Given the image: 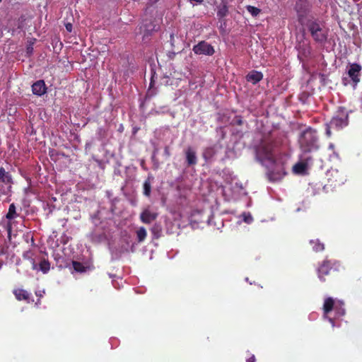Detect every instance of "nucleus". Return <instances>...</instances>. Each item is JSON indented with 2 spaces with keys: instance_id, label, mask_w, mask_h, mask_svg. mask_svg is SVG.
<instances>
[{
  "instance_id": "1",
  "label": "nucleus",
  "mask_w": 362,
  "mask_h": 362,
  "mask_svg": "<svg viewBox=\"0 0 362 362\" xmlns=\"http://www.w3.org/2000/svg\"><path fill=\"white\" fill-rule=\"evenodd\" d=\"M282 144V138L269 134L264 136L259 144L256 147V156L260 161H275V153Z\"/></svg>"
},
{
  "instance_id": "2",
  "label": "nucleus",
  "mask_w": 362,
  "mask_h": 362,
  "mask_svg": "<svg viewBox=\"0 0 362 362\" xmlns=\"http://www.w3.org/2000/svg\"><path fill=\"white\" fill-rule=\"evenodd\" d=\"M319 138L317 130L308 127L303 130L298 136V144L304 153H310L319 148Z\"/></svg>"
},
{
  "instance_id": "3",
  "label": "nucleus",
  "mask_w": 362,
  "mask_h": 362,
  "mask_svg": "<svg viewBox=\"0 0 362 362\" xmlns=\"http://www.w3.org/2000/svg\"><path fill=\"white\" fill-rule=\"evenodd\" d=\"M306 27L313 40L319 44H324L328 37L329 30L324 21L318 18L309 19Z\"/></svg>"
},
{
  "instance_id": "4",
  "label": "nucleus",
  "mask_w": 362,
  "mask_h": 362,
  "mask_svg": "<svg viewBox=\"0 0 362 362\" xmlns=\"http://www.w3.org/2000/svg\"><path fill=\"white\" fill-rule=\"evenodd\" d=\"M327 182L325 185L324 189L328 191L333 190L341 187L346 182V176L337 169H331L327 173Z\"/></svg>"
},
{
  "instance_id": "5",
  "label": "nucleus",
  "mask_w": 362,
  "mask_h": 362,
  "mask_svg": "<svg viewBox=\"0 0 362 362\" xmlns=\"http://www.w3.org/2000/svg\"><path fill=\"white\" fill-rule=\"evenodd\" d=\"M311 8L312 5L308 0H296L294 5V10L300 24H305V20L311 11Z\"/></svg>"
},
{
  "instance_id": "6",
  "label": "nucleus",
  "mask_w": 362,
  "mask_h": 362,
  "mask_svg": "<svg viewBox=\"0 0 362 362\" xmlns=\"http://www.w3.org/2000/svg\"><path fill=\"white\" fill-rule=\"evenodd\" d=\"M349 124V114L344 107H339L330 121L332 128L341 129Z\"/></svg>"
},
{
  "instance_id": "7",
  "label": "nucleus",
  "mask_w": 362,
  "mask_h": 362,
  "mask_svg": "<svg viewBox=\"0 0 362 362\" xmlns=\"http://www.w3.org/2000/svg\"><path fill=\"white\" fill-rule=\"evenodd\" d=\"M0 182L5 185L0 189V192L3 194H9L13 184V177L11 174L3 167L0 168Z\"/></svg>"
},
{
  "instance_id": "8",
  "label": "nucleus",
  "mask_w": 362,
  "mask_h": 362,
  "mask_svg": "<svg viewBox=\"0 0 362 362\" xmlns=\"http://www.w3.org/2000/svg\"><path fill=\"white\" fill-rule=\"evenodd\" d=\"M336 264V262H332L328 259H325L322 262L317 269L318 277L322 281H325V276L330 274Z\"/></svg>"
},
{
  "instance_id": "9",
  "label": "nucleus",
  "mask_w": 362,
  "mask_h": 362,
  "mask_svg": "<svg viewBox=\"0 0 362 362\" xmlns=\"http://www.w3.org/2000/svg\"><path fill=\"white\" fill-rule=\"evenodd\" d=\"M192 50L196 54L211 56L214 54V49L212 45L203 40L193 47Z\"/></svg>"
},
{
  "instance_id": "10",
  "label": "nucleus",
  "mask_w": 362,
  "mask_h": 362,
  "mask_svg": "<svg viewBox=\"0 0 362 362\" xmlns=\"http://www.w3.org/2000/svg\"><path fill=\"white\" fill-rule=\"evenodd\" d=\"M361 66L357 63H353L349 65L347 74L352 81L354 86H356L361 81Z\"/></svg>"
},
{
  "instance_id": "11",
  "label": "nucleus",
  "mask_w": 362,
  "mask_h": 362,
  "mask_svg": "<svg viewBox=\"0 0 362 362\" xmlns=\"http://www.w3.org/2000/svg\"><path fill=\"white\" fill-rule=\"evenodd\" d=\"M154 31H156V25L150 20H145L139 27V33L143 35V40H144L151 36Z\"/></svg>"
},
{
  "instance_id": "12",
  "label": "nucleus",
  "mask_w": 362,
  "mask_h": 362,
  "mask_svg": "<svg viewBox=\"0 0 362 362\" xmlns=\"http://www.w3.org/2000/svg\"><path fill=\"white\" fill-rule=\"evenodd\" d=\"M296 48L298 52V57L300 60L308 58L311 54V47L308 42H300Z\"/></svg>"
},
{
  "instance_id": "13",
  "label": "nucleus",
  "mask_w": 362,
  "mask_h": 362,
  "mask_svg": "<svg viewBox=\"0 0 362 362\" xmlns=\"http://www.w3.org/2000/svg\"><path fill=\"white\" fill-rule=\"evenodd\" d=\"M13 293L16 299L18 301H25L27 303L30 302L31 293L23 288H14L13 290Z\"/></svg>"
},
{
  "instance_id": "14",
  "label": "nucleus",
  "mask_w": 362,
  "mask_h": 362,
  "mask_svg": "<svg viewBox=\"0 0 362 362\" xmlns=\"http://www.w3.org/2000/svg\"><path fill=\"white\" fill-rule=\"evenodd\" d=\"M32 91L34 95L42 96L47 92V87L43 80L35 82L32 86Z\"/></svg>"
},
{
  "instance_id": "15",
  "label": "nucleus",
  "mask_w": 362,
  "mask_h": 362,
  "mask_svg": "<svg viewBox=\"0 0 362 362\" xmlns=\"http://www.w3.org/2000/svg\"><path fill=\"white\" fill-rule=\"evenodd\" d=\"M158 217V214L152 212L148 209L144 210L140 214V220L142 223L149 224L155 221Z\"/></svg>"
},
{
  "instance_id": "16",
  "label": "nucleus",
  "mask_w": 362,
  "mask_h": 362,
  "mask_svg": "<svg viewBox=\"0 0 362 362\" xmlns=\"http://www.w3.org/2000/svg\"><path fill=\"white\" fill-rule=\"evenodd\" d=\"M263 78V74L260 71L253 70L247 74L246 79L253 84H256Z\"/></svg>"
},
{
  "instance_id": "17",
  "label": "nucleus",
  "mask_w": 362,
  "mask_h": 362,
  "mask_svg": "<svg viewBox=\"0 0 362 362\" xmlns=\"http://www.w3.org/2000/svg\"><path fill=\"white\" fill-rule=\"evenodd\" d=\"M185 156L187 163L189 166L194 165L197 164V158L196 156V153L191 147H188L187 149L185 151Z\"/></svg>"
},
{
  "instance_id": "18",
  "label": "nucleus",
  "mask_w": 362,
  "mask_h": 362,
  "mask_svg": "<svg viewBox=\"0 0 362 362\" xmlns=\"http://www.w3.org/2000/svg\"><path fill=\"white\" fill-rule=\"evenodd\" d=\"M336 304L337 303H334V299L331 297H328L325 300L323 304V312L325 317H327V314H329L332 310L334 309Z\"/></svg>"
},
{
  "instance_id": "19",
  "label": "nucleus",
  "mask_w": 362,
  "mask_h": 362,
  "mask_svg": "<svg viewBox=\"0 0 362 362\" xmlns=\"http://www.w3.org/2000/svg\"><path fill=\"white\" fill-rule=\"evenodd\" d=\"M34 257L35 252L31 250H27L23 254V259L28 260L32 265V269L33 270H36L37 269V264L36 263Z\"/></svg>"
},
{
  "instance_id": "20",
  "label": "nucleus",
  "mask_w": 362,
  "mask_h": 362,
  "mask_svg": "<svg viewBox=\"0 0 362 362\" xmlns=\"http://www.w3.org/2000/svg\"><path fill=\"white\" fill-rule=\"evenodd\" d=\"M228 13V7L226 3L223 2L220 6H218L217 16L219 20L225 18Z\"/></svg>"
},
{
  "instance_id": "21",
  "label": "nucleus",
  "mask_w": 362,
  "mask_h": 362,
  "mask_svg": "<svg viewBox=\"0 0 362 362\" xmlns=\"http://www.w3.org/2000/svg\"><path fill=\"white\" fill-rule=\"evenodd\" d=\"M39 269L44 274L47 273L50 269V263L47 259H42L39 263Z\"/></svg>"
},
{
  "instance_id": "22",
  "label": "nucleus",
  "mask_w": 362,
  "mask_h": 362,
  "mask_svg": "<svg viewBox=\"0 0 362 362\" xmlns=\"http://www.w3.org/2000/svg\"><path fill=\"white\" fill-rule=\"evenodd\" d=\"M343 305H344L342 303L339 302L334 306V310L335 311L337 317H340L345 315V309L344 308Z\"/></svg>"
},
{
  "instance_id": "23",
  "label": "nucleus",
  "mask_w": 362,
  "mask_h": 362,
  "mask_svg": "<svg viewBox=\"0 0 362 362\" xmlns=\"http://www.w3.org/2000/svg\"><path fill=\"white\" fill-rule=\"evenodd\" d=\"M293 171L296 173L301 174L303 173L306 168H307V164L303 162H299L294 165L293 166Z\"/></svg>"
},
{
  "instance_id": "24",
  "label": "nucleus",
  "mask_w": 362,
  "mask_h": 362,
  "mask_svg": "<svg viewBox=\"0 0 362 362\" xmlns=\"http://www.w3.org/2000/svg\"><path fill=\"white\" fill-rule=\"evenodd\" d=\"M216 153V151L214 147L206 148L203 152L204 158L207 160L211 159Z\"/></svg>"
},
{
  "instance_id": "25",
  "label": "nucleus",
  "mask_w": 362,
  "mask_h": 362,
  "mask_svg": "<svg viewBox=\"0 0 362 362\" xmlns=\"http://www.w3.org/2000/svg\"><path fill=\"white\" fill-rule=\"evenodd\" d=\"M17 216H18V214H17L16 211V206L13 203L11 204H10V206H9L8 211L6 217L7 219L11 220V219H13L14 218H16Z\"/></svg>"
},
{
  "instance_id": "26",
  "label": "nucleus",
  "mask_w": 362,
  "mask_h": 362,
  "mask_svg": "<svg viewBox=\"0 0 362 362\" xmlns=\"http://www.w3.org/2000/svg\"><path fill=\"white\" fill-rule=\"evenodd\" d=\"M137 240L139 243L143 242L147 235L146 229L144 227H141L136 231Z\"/></svg>"
},
{
  "instance_id": "27",
  "label": "nucleus",
  "mask_w": 362,
  "mask_h": 362,
  "mask_svg": "<svg viewBox=\"0 0 362 362\" xmlns=\"http://www.w3.org/2000/svg\"><path fill=\"white\" fill-rule=\"evenodd\" d=\"M246 9L253 17L257 16L261 12L259 8L250 5L247 6Z\"/></svg>"
},
{
  "instance_id": "28",
  "label": "nucleus",
  "mask_w": 362,
  "mask_h": 362,
  "mask_svg": "<svg viewBox=\"0 0 362 362\" xmlns=\"http://www.w3.org/2000/svg\"><path fill=\"white\" fill-rule=\"evenodd\" d=\"M72 264H73V267L75 271H76L78 272H86V267L83 266V264L81 262L73 261Z\"/></svg>"
},
{
  "instance_id": "29",
  "label": "nucleus",
  "mask_w": 362,
  "mask_h": 362,
  "mask_svg": "<svg viewBox=\"0 0 362 362\" xmlns=\"http://www.w3.org/2000/svg\"><path fill=\"white\" fill-rule=\"evenodd\" d=\"M310 243L311 244H314L313 245V250H315V252H321L322 250H324L325 249V246H324V244L317 241V242H315V241H310Z\"/></svg>"
},
{
  "instance_id": "30",
  "label": "nucleus",
  "mask_w": 362,
  "mask_h": 362,
  "mask_svg": "<svg viewBox=\"0 0 362 362\" xmlns=\"http://www.w3.org/2000/svg\"><path fill=\"white\" fill-rule=\"evenodd\" d=\"M151 232L153 234L154 237H156V238H159L161 233L160 226L158 224H155L151 228Z\"/></svg>"
},
{
  "instance_id": "31",
  "label": "nucleus",
  "mask_w": 362,
  "mask_h": 362,
  "mask_svg": "<svg viewBox=\"0 0 362 362\" xmlns=\"http://www.w3.org/2000/svg\"><path fill=\"white\" fill-rule=\"evenodd\" d=\"M151 184L148 181H146L144 183V194L148 197L150 196V194H151Z\"/></svg>"
},
{
  "instance_id": "32",
  "label": "nucleus",
  "mask_w": 362,
  "mask_h": 362,
  "mask_svg": "<svg viewBox=\"0 0 362 362\" xmlns=\"http://www.w3.org/2000/svg\"><path fill=\"white\" fill-rule=\"evenodd\" d=\"M235 123L238 125L241 126L243 124V121L241 116H236L235 117Z\"/></svg>"
},
{
  "instance_id": "33",
  "label": "nucleus",
  "mask_w": 362,
  "mask_h": 362,
  "mask_svg": "<svg viewBox=\"0 0 362 362\" xmlns=\"http://www.w3.org/2000/svg\"><path fill=\"white\" fill-rule=\"evenodd\" d=\"M68 241H69V237L66 236L65 234L61 237V240H60L61 243L66 245L68 243Z\"/></svg>"
},
{
  "instance_id": "34",
  "label": "nucleus",
  "mask_w": 362,
  "mask_h": 362,
  "mask_svg": "<svg viewBox=\"0 0 362 362\" xmlns=\"http://www.w3.org/2000/svg\"><path fill=\"white\" fill-rule=\"evenodd\" d=\"M332 127L330 125V123L329 124H326V134L328 137H329L331 136V130L330 129L332 128Z\"/></svg>"
},
{
  "instance_id": "35",
  "label": "nucleus",
  "mask_w": 362,
  "mask_h": 362,
  "mask_svg": "<svg viewBox=\"0 0 362 362\" xmlns=\"http://www.w3.org/2000/svg\"><path fill=\"white\" fill-rule=\"evenodd\" d=\"M164 155L165 157L168 158L170 156V148L168 146H166L164 148Z\"/></svg>"
},
{
  "instance_id": "36",
  "label": "nucleus",
  "mask_w": 362,
  "mask_h": 362,
  "mask_svg": "<svg viewBox=\"0 0 362 362\" xmlns=\"http://www.w3.org/2000/svg\"><path fill=\"white\" fill-rule=\"evenodd\" d=\"M66 29L68 32H71L72 30V24L70 23H68L65 24Z\"/></svg>"
},
{
  "instance_id": "37",
  "label": "nucleus",
  "mask_w": 362,
  "mask_h": 362,
  "mask_svg": "<svg viewBox=\"0 0 362 362\" xmlns=\"http://www.w3.org/2000/svg\"><path fill=\"white\" fill-rule=\"evenodd\" d=\"M256 361V358H255V356L254 355H251L247 359V362H255Z\"/></svg>"
},
{
  "instance_id": "38",
  "label": "nucleus",
  "mask_w": 362,
  "mask_h": 362,
  "mask_svg": "<svg viewBox=\"0 0 362 362\" xmlns=\"http://www.w3.org/2000/svg\"><path fill=\"white\" fill-rule=\"evenodd\" d=\"M271 177L274 179V180H277V179H280L282 175H279V176H276V175L274 174V173H271Z\"/></svg>"
},
{
  "instance_id": "39",
  "label": "nucleus",
  "mask_w": 362,
  "mask_h": 362,
  "mask_svg": "<svg viewBox=\"0 0 362 362\" xmlns=\"http://www.w3.org/2000/svg\"><path fill=\"white\" fill-rule=\"evenodd\" d=\"M329 322L331 323L332 326L334 327L335 326L334 319L332 317H327Z\"/></svg>"
},
{
  "instance_id": "40",
  "label": "nucleus",
  "mask_w": 362,
  "mask_h": 362,
  "mask_svg": "<svg viewBox=\"0 0 362 362\" xmlns=\"http://www.w3.org/2000/svg\"><path fill=\"white\" fill-rule=\"evenodd\" d=\"M33 47H31V46L28 47H27V53L31 54L33 52Z\"/></svg>"
},
{
  "instance_id": "41",
  "label": "nucleus",
  "mask_w": 362,
  "mask_h": 362,
  "mask_svg": "<svg viewBox=\"0 0 362 362\" xmlns=\"http://www.w3.org/2000/svg\"><path fill=\"white\" fill-rule=\"evenodd\" d=\"M190 2L196 1L199 4H202L204 2V0H189Z\"/></svg>"
},
{
  "instance_id": "42",
  "label": "nucleus",
  "mask_w": 362,
  "mask_h": 362,
  "mask_svg": "<svg viewBox=\"0 0 362 362\" xmlns=\"http://www.w3.org/2000/svg\"><path fill=\"white\" fill-rule=\"evenodd\" d=\"M252 217L251 216H249V218L247 217H245V221L247 222V223H250V221H252Z\"/></svg>"
},
{
  "instance_id": "43",
  "label": "nucleus",
  "mask_w": 362,
  "mask_h": 362,
  "mask_svg": "<svg viewBox=\"0 0 362 362\" xmlns=\"http://www.w3.org/2000/svg\"><path fill=\"white\" fill-rule=\"evenodd\" d=\"M31 242H32V244H33V245H34V244H35V240H34L33 238H32V239H31Z\"/></svg>"
},
{
  "instance_id": "44",
  "label": "nucleus",
  "mask_w": 362,
  "mask_h": 362,
  "mask_svg": "<svg viewBox=\"0 0 362 362\" xmlns=\"http://www.w3.org/2000/svg\"><path fill=\"white\" fill-rule=\"evenodd\" d=\"M153 3L158 1V0H151Z\"/></svg>"
},
{
  "instance_id": "45",
  "label": "nucleus",
  "mask_w": 362,
  "mask_h": 362,
  "mask_svg": "<svg viewBox=\"0 0 362 362\" xmlns=\"http://www.w3.org/2000/svg\"><path fill=\"white\" fill-rule=\"evenodd\" d=\"M286 175V173L283 172L282 175Z\"/></svg>"
},
{
  "instance_id": "46",
  "label": "nucleus",
  "mask_w": 362,
  "mask_h": 362,
  "mask_svg": "<svg viewBox=\"0 0 362 362\" xmlns=\"http://www.w3.org/2000/svg\"><path fill=\"white\" fill-rule=\"evenodd\" d=\"M1 1H2V0H0V2H1Z\"/></svg>"
}]
</instances>
